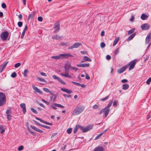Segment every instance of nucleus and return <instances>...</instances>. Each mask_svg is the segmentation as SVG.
I'll return each mask as SVG.
<instances>
[{"instance_id":"f257e3e1","label":"nucleus","mask_w":151,"mask_h":151,"mask_svg":"<svg viewBox=\"0 0 151 151\" xmlns=\"http://www.w3.org/2000/svg\"><path fill=\"white\" fill-rule=\"evenodd\" d=\"M85 109V107L82 106H77L73 111V114L78 115L82 113Z\"/></svg>"},{"instance_id":"f03ea898","label":"nucleus","mask_w":151,"mask_h":151,"mask_svg":"<svg viewBox=\"0 0 151 151\" xmlns=\"http://www.w3.org/2000/svg\"><path fill=\"white\" fill-rule=\"evenodd\" d=\"M78 129H80L82 131L83 133L87 132L90 130L93 127V126L91 125H89L86 127H83L77 125Z\"/></svg>"},{"instance_id":"7ed1b4c3","label":"nucleus","mask_w":151,"mask_h":151,"mask_svg":"<svg viewBox=\"0 0 151 151\" xmlns=\"http://www.w3.org/2000/svg\"><path fill=\"white\" fill-rule=\"evenodd\" d=\"M6 103V96L4 94L0 92V106L4 105Z\"/></svg>"},{"instance_id":"20e7f679","label":"nucleus","mask_w":151,"mask_h":151,"mask_svg":"<svg viewBox=\"0 0 151 151\" xmlns=\"http://www.w3.org/2000/svg\"><path fill=\"white\" fill-rule=\"evenodd\" d=\"M9 35V33L7 31H5L2 32L0 35L1 39L3 41L6 40L7 38Z\"/></svg>"},{"instance_id":"39448f33","label":"nucleus","mask_w":151,"mask_h":151,"mask_svg":"<svg viewBox=\"0 0 151 151\" xmlns=\"http://www.w3.org/2000/svg\"><path fill=\"white\" fill-rule=\"evenodd\" d=\"M137 60V59H134L133 60L131 61L128 64V65L130 66L129 68V70H130L134 68L135 65Z\"/></svg>"},{"instance_id":"423d86ee","label":"nucleus","mask_w":151,"mask_h":151,"mask_svg":"<svg viewBox=\"0 0 151 151\" xmlns=\"http://www.w3.org/2000/svg\"><path fill=\"white\" fill-rule=\"evenodd\" d=\"M110 111V109H105L104 108L102 109L99 113V115L103 113H104V117L106 118L107 117Z\"/></svg>"},{"instance_id":"0eeeda50","label":"nucleus","mask_w":151,"mask_h":151,"mask_svg":"<svg viewBox=\"0 0 151 151\" xmlns=\"http://www.w3.org/2000/svg\"><path fill=\"white\" fill-rule=\"evenodd\" d=\"M82 46V44L81 42L75 43L73 45L68 47L69 50L72 49L74 48H77L80 46Z\"/></svg>"},{"instance_id":"6e6552de","label":"nucleus","mask_w":151,"mask_h":151,"mask_svg":"<svg viewBox=\"0 0 151 151\" xmlns=\"http://www.w3.org/2000/svg\"><path fill=\"white\" fill-rule=\"evenodd\" d=\"M71 67L70 64L68 63H66L65 64L64 66L65 73H69L70 68H71Z\"/></svg>"},{"instance_id":"1a4fd4ad","label":"nucleus","mask_w":151,"mask_h":151,"mask_svg":"<svg viewBox=\"0 0 151 151\" xmlns=\"http://www.w3.org/2000/svg\"><path fill=\"white\" fill-rule=\"evenodd\" d=\"M54 28L55 29V30L54 31V32L55 33L58 32L60 30V23L58 22L55 23Z\"/></svg>"},{"instance_id":"9d476101","label":"nucleus","mask_w":151,"mask_h":151,"mask_svg":"<svg viewBox=\"0 0 151 151\" xmlns=\"http://www.w3.org/2000/svg\"><path fill=\"white\" fill-rule=\"evenodd\" d=\"M53 78L55 80H57L61 83L63 85L65 84V83L59 77H58L55 75H53L52 76Z\"/></svg>"},{"instance_id":"9b49d317","label":"nucleus","mask_w":151,"mask_h":151,"mask_svg":"<svg viewBox=\"0 0 151 151\" xmlns=\"http://www.w3.org/2000/svg\"><path fill=\"white\" fill-rule=\"evenodd\" d=\"M11 110L10 109L7 110L6 112V114L7 115V118L10 121L12 119V116L11 115Z\"/></svg>"},{"instance_id":"f8f14e48","label":"nucleus","mask_w":151,"mask_h":151,"mask_svg":"<svg viewBox=\"0 0 151 151\" xmlns=\"http://www.w3.org/2000/svg\"><path fill=\"white\" fill-rule=\"evenodd\" d=\"M8 61H5L1 65H0V73H1L6 67Z\"/></svg>"},{"instance_id":"ddd939ff","label":"nucleus","mask_w":151,"mask_h":151,"mask_svg":"<svg viewBox=\"0 0 151 151\" xmlns=\"http://www.w3.org/2000/svg\"><path fill=\"white\" fill-rule=\"evenodd\" d=\"M141 28L143 30H147L150 28V25L147 24H144L141 25Z\"/></svg>"},{"instance_id":"4468645a","label":"nucleus","mask_w":151,"mask_h":151,"mask_svg":"<svg viewBox=\"0 0 151 151\" xmlns=\"http://www.w3.org/2000/svg\"><path fill=\"white\" fill-rule=\"evenodd\" d=\"M53 105L55 106H52V105H51L50 106V107H52L53 109L55 110H56L57 109V108L55 107V106L56 107H58L60 108H64L65 107L64 106H62V105L59 104H57V103H54Z\"/></svg>"},{"instance_id":"2eb2a0df","label":"nucleus","mask_w":151,"mask_h":151,"mask_svg":"<svg viewBox=\"0 0 151 151\" xmlns=\"http://www.w3.org/2000/svg\"><path fill=\"white\" fill-rule=\"evenodd\" d=\"M127 67V65H126L124 66H123V67L121 68H120L118 69L117 70V72L119 74H120L123 72H124V71L126 70Z\"/></svg>"},{"instance_id":"dca6fc26","label":"nucleus","mask_w":151,"mask_h":151,"mask_svg":"<svg viewBox=\"0 0 151 151\" xmlns=\"http://www.w3.org/2000/svg\"><path fill=\"white\" fill-rule=\"evenodd\" d=\"M151 38V33H150L147 36L145 39V43L148 44L150 41Z\"/></svg>"},{"instance_id":"f3484780","label":"nucleus","mask_w":151,"mask_h":151,"mask_svg":"<svg viewBox=\"0 0 151 151\" xmlns=\"http://www.w3.org/2000/svg\"><path fill=\"white\" fill-rule=\"evenodd\" d=\"M20 107L22 109L23 113L25 114L26 113V105L24 103H22L20 104Z\"/></svg>"},{"instance_id":"a211bd4d","label":"nucleus","mask_w":151,"mask_h":151,"mask_svg":"<svg viewBox=\"0 0 151 151\" xmlns=\"http://www.w3.org/2000/svg\"><path fill=\"white\" fill-rule=\"evenodd\" d=\"M62 57H63V54L59 55L58 56H53L51 57L52 59L58 60V59L63 58Z\"/></svg>"},{"instance_id":"6ab92c4d","label":"nucleus","mask_w":151,"mask_h":151,"mask_svg":"<svg viewBox=\"0 0 151 151\" xmlns=\"http://www.w3.org/2000/svg\"><path fill=\"white\" fill-rule=\"evenodd\" d=\"M51 94L52 95V96L50 97V101L54 102L56 100V95L53 93H51Z\"/></svg>"},{"instance_id":"aec40b11","label":"nucleus","mask_w":151,"mask_h":151,"mask_svg":"<svg viewBox=\"0 0 151 151\" xmlns=\"http://www.w3.org/2000/svg\"><path fill=\"white\" fill-rule=\"evenodd\" d=\"M30 127L32 129L36 131L37 132H39L40 133H42L43 132L42 130H41L38 128H37L36 127H35L34 126H33L32 125H31L30 126Z\"/></svg>"},{"instance_id":"412c9836","label":"nucleus","mask_w":151,"mask_h":151,"mask_svg":"<svg viewBox=\"0 0 151 151\" xmlns=\"http://www.w3.org/2000/svg\"><path fill=\"white\" fill-rule=\"evenodd\" d=\"M93 151H104V148L102 146H99L95 148Z\"/></svg>"},{"instance_id":"4be33fe9","label":"nucleus","mask_w":151,"mask_h":151,"mask_svg":"<svg viewBox=\"0 0 151 151\" xmlns=\"http://www.w3.org/2000/svg\"><path fill=\"white\" fill-rule=\"evenodd\" d=\"M77 66L78 67H89V63H84L81 64H77Z\"/></svg>"},{"instance_id":"5701e85b","label":"nucleus","mask_w":151,"mask_h":151,"mask_svg":"<svg viewBox=\"0 0 151 151\" xmlns=\"http://www.w3.org/2000/svg\"><path fill=\"white\" fill-rule=\"evenodd\" d=\"M35 13V12L34 11L32 12L31 14H30L29 15L28 18L27 19V20L29 21L30 19H32L34 17Z\"/></svg>"},{"instance_id":"b1692460","label":"nucleus","mask_w":151,"mask_h":151,"mask_svg":"<svg viewBox=\"0 0 151 151\" xmlns=\"http://www.w3.org/2000/svg\"><path fill=\"white\" fill-rule=\"evenodd\" d=\"M136 33H134L130 35L127 39V41H129L132 40L135 36Z\"/></svg>"},{"instance_id":"393cba45","label":"nucleus","mask_w":151,"mask_h":151,"mask_svg":"<svg viewBox=\"0 0 151 151\" xmlns=\"http://www.w3.org/2000/svg\"><path fill=\"white\" fill-rule=\"evenodd\" d=\"M32 88H33V89L37 92L38 93L40 94H42V92L37 87H36L34 85H33L32 86Z\"/></svg>"},{"instance_id":"a878e982","label":"nucleus","mask_w":151,"mask_h":151,"mask_svg":"<svg viewBox=\"0 0 151 151\" xmlns=\"http://www.w3.org/2000/svg\"><path fill=\"white\" fill-rule=\"evenodd\" d=\"M61 90L62 91L66 92L68 93H70L72 92V91L70 90H69V89L66 88H61Z\"/></svg>"},{"instance_id":"bb28decb","label":"nucleus","mask_w":151,"mask_h":151,"mask_svg":"<svg viewBox=\"0 0 151 151\" xmlns=\"http://www.w3.org/2000/svg\"><path fill=\"white\" fill-rule=\"evenodd\" d=\"M52 38L53 40L62 39L61 37L60 36L57 35L52 36Z\"/></svg>"},{"instance_id":"cd10ccee","label":"nucleus","mask_w":151,"mask_h":151,"mask_svg":"<svg viewBox=\"0 0 151 151\" xmlns=\"http://www.w3.org/2000/svg\"><path fill=\"white\" fill-rule=\"evenodd\" d=\"M148 17V16L145 14H142L141 16V18L142 20H145Z\"/></svg>"},{"instance_id":"c85d7f7f","label":"nucleus","mask_w":151,"mask_h":151,"mask_svg":"<svg viewBox=\"0 0 151 151\" xmlns=\"http://www.w3.org/2000/svg\"><path fill=\"white\" fill-rule=\"evenodd\" d=\"M63 57L65 58H67L69 57H73V55L70 54H63Z\"/></svg>"},{"instance_id":"c756f323","label":"nucleus","mask_w":151,"mask_h":151,"mask_svg":"<svg viewBox=\"0 0 151 151\" xmlns=\"http://www.w3.org/2000/svg\"><path fill=\"white\" fill-rule=\"evenodd\" d=\"M129 85L127 84H124L122 85V89L124 90L127 89L129 88Z\"/></svg>"},{"instance_id":"7c9ffc66","label":"nucleus","mask_w":151,"mask_h":151,"mask_svg":"<svg viewBox=\"0 0 151 151\" xmlns=\"http://www.w3.org/2000/svg\"><path fill=\"white\" fill-rule=\"evenodd\" d=\"M65 73V74H63V73H61L60 74V75L63 76H64L65 77H68L70 78H71V76L70 75H68V73Z\"/></svg>"},{"instance_id":"2f4dec72","label":"nucleus","mask_w":151,"mask_h":151,"mask_svg":"<svg viewBox=\"0 0 151 151\" xmlns=\"http://www.w3.org/2000/svg\"><path fill=\"white\" fill-rule=\"evenodd\" d=\"M119 38L117 37L114 40V42L113 43V46H115L116 44L119 41Z\"/></svg>"},{"instance_id":"473e14b6","label":"nucleus","mask_w":151,"mask_h":151,"mask_svg":"<svg viewBox=\"0 0 151 151\" xmlns=\"http://www.w3.org/2000/svg\"><path fill=\"white\" fill-rule=\"evenodd\" d=\"M0 133L1 134L3 133L5 131V130L3 126L2 125H0Z\"/></svg>"},{"instance_id":"72a5a7b5","label":"nucleus","mask_w":151,"mask_h":151,"mask_svg":"<svg viewBox=\"0 0 151 151\" xmlns=\"http://www.w3.org/2000/svg\"><path fill=\"white\" fill-rule=\"evenodd\" d=\"M112 103V100H111L110 101L109 103L107 105V106L106 107L104 108V109H109V108L111 106Z\"/></svg>"},{"instance_id":"f704fd0d","label":"nucleus","mask_w":151,"mask_h":151,"mask_svg":"<svg viewBox=\"0 0 151 151\" xmlns=\"http://www.w3.org/2000/svg\"><path fill=\"white\" fill-rule=\"evenodd\" d=\"M69 44V43L68 42H62L60 43L59 45L62 46H67Z\"/></svg>"},{"instance_id":"c9c22d12","label":"nucleus","mask_w":151,"mask_h":151,"mask_svg":"<svg viewBox=\"0 0 151 151\" xmlns=\"http://www.w3.org/2000/svg\"><path fill=\"white\" fill-rule=\"evenodd\" d=\"M83 58L84 61H88L89 62H91L92 61V60L90 58L86 56H84Z\"/></svg>"},{"instance_id":"e433bc0d","label":"nucleus","mask_w":151,"mask_h":151,"mask_svg":"<svg viewBox=\"0 0 151 151\" xmlns=\"http://www.w3.org/2000/svg\"><path fill=\"white\" fill-rule=\"evenodd\" d=\"M37 79L39 81H40L41 82H45V83L47 82V81H46V80H45V79H44L43 78H40V77H37Z\"/></svg>"},{"instance_id":"4c0bfd02","label":"nucleus","mask_w":151,"mask_h":151,"mask_svg":"<svg viewBox=\"0 0 151 151\" xmlns=\"http://www.w3.org/2000/svg\"><path fill=\"white\" fill-rule=\"evenodd\" d=\"M43 89L45 92L50 93V94L52 93L51 91L47 88H43Z\"/></svg>"},{"instance_id":"58836bf2","label":"nucleus","mask_w":151,"mask_h":151,"mask_svg":"<svg viewBox=\"0 0 151 151\" xmlns=\"http://www.w3.org/2000/svg\"><path fill=\"white\" fill-rule=\"evenodd\" d=\"M78 125H77L75 127H74V130H73V133L74 134H75L76 133L77 131H78Z\"/></svg>"},{"instance_id":"ea45409f","label":"nucleus","mask_w":151,"mask_h":151,"mask_svg":"<svg viewBox=\"0 0 151 151\" xmlns=\"http://www.w3.org/2000/svg\"><path fill=\"white\" fill-rule=\"evenodd\" d=\"M103 133L104 132H102L100 134H99L95 138L94 140H96L98 139L103 134Z\"/></svg>"},{"instance_id":"a19ab883","label":"nucleus","mask_w":151,"mask_h":151,"mask_svg":"<svg viewBox=\"0 0 151 151\" xmlns=\"http://www.w3.org/2000/svg\"><path fill=\"white\" fill-rule=\"evenodd\" d=\"M118 101L117 100L114 101L113 103V106L115 107H116L118 104Z\"/></svg>"},{"instance_id":"79ce46f5","label":"nucleus","mask_w":151,"mask_h":151,"mask_svg":"<svg viewBox=\"0 0 151 151\" xmlns=\"http://www.w3.org/2000/svg\"><path fill=\"white\" fill-rule=\"evenodd\" d=\"M135 30V29H132L129 30L128 32V35H129L133 33Z\"/></svg>"},{"instance_id":"37998d69","label":"nucleus","mask_w":151,"mask_h":151,"mask_svg":"<svg viewBox=\"0 0 151 151\" xmlns=\"http://www.w3.org/2000/svg\"><path fill=\"white\" fill-rule=\"evenodd\" d=\"M17 74L15 72H14L12 73L11 75V77L12 78H15L17 76Z\"/></svg>"},{"instance_id":"c03bdc74","label":"nucleus","mask_w":151,"mask_h":151,"mask_svg":"<svg viewBox=\"0 0 151 151\" xmlns=\"http://www.w3.org/2000/svg\"><path fill=\"white\" fill-rule=\"evenodd\" d=\"M28 72V71L27 69H25L24 70L23 74L24 77H26L27 76V73Z\"/></svg>"},{"instance_id":"a18cd8bd","label":"nucleus","mask_w":151,"mask_h":151,"mask_svg":"<svg viewBox=\"0 0 151 151\" xmlns=\"http://www.w3.org/2000/svg\"><path fill=\"white\" fill-rule=\"evenodd\" d=\"M42 121V123H44L45 124H46L47 125H53V124L52 123H49L46 121H44V120H43Z\"/></svg>"},{"instance_id":"49530a36","label":"nucleus","mask_w":151,"mask_h":151,"mask_svg":"<svg viewBox=\"0 0 151 151\" xmlns=\"http://www.w3.org/2000/svg\"><path fill=\"white\" fill-rule=\"evenodd\" d=\"M109 95L106 97L105 98H103L101 99V101H106V100L108 99L109 97Z\"/></svg>"},{"instance_id":"de8ad7c7","label":"nucleus","mask_w":151,"mask_h":151,"mask_svg":"<svg viewBox=\"0 0 151 151\" xmlns=\"http://www.w3.org/2000/svg\"><path fill=\"white\" fill-rule=\"evenodd\" d=\"M72 130V128H69L67 129V132L68 134H70L71 133Z\"/></svg>"},{"instance_id":"09e8293b","label":"nucleus","mask_w":151,"mask_h":151,"mask_svg":"<svg viewBox=\"0 0 151 151\" xmlns=\"http://www.w3.org/2000/svg\"><path fill=\"white\" fill-rule=\"evenodd\" d=\"M17 24L19 27H21L22 26L23 23L22 22H18Z\"/></svg>"},{"instance_id":"8fccbe9b","label":"nucleus","mask_w":151,"mask_h":151,"mask_svg":"<svg viewBox=\"0 0 151 151\" xmlns=\"http://www.w3.org/2000/svg\"><path fill=\"white\" fill-rule=\"evenodd\" d=\"M151 81V77L146 82V83L148 85H149Z\"/></svg>"},{"instance_id":"3c124183","label":"nucleus","mask_w":151,"mask_h":151,"mask_svg":"<svg viewBox=\"0 0 151 151\" xmlns=\"http://www.w3.org/2000/svg\"><path fill=\"white\" fill-rule=\"evenodd\" d=\"M31 110L34 113L37 114H38L37 111L33 108H31Z\"/></svg>"},{"instance_id":"603ef678","label":"nucleus","mask_w":151,"mask_h":151,"mask_svg":"<svg viewBox=\"0 0 151 151\" xmlns=\"http://www.w3.org/2000/svg\"><path fill=\"white\" fill-rule=\"evenodd\" d=\"M99 108V106L96 105H95L93 106V109H98Z\"/></svg>"},{"instance_id":"864d4df0","label":"nucleus","mask_w":151,"mask_h":151,"mask_svg":"<svg viewBox=\"0 0 151 151\" xmlns=\"http://www.w3.org/2000/svg\"><path fill=\"white\" fill-rule=\"evenodd\" d=\"M85 78H86L87 79H88V80H89L90 79V77H89V76L88 75V74L86 73H85Z\"/></svg>"},{"instance_id":"5fc2aeb1","label":"nucleus","mask_w":151,"mask_h":151,"mask_svg":"<svg viewBox=\"0 0 151 151\" xmlns=\"http://www.w3.org/2000/svg\"><path fill=\"white\" fill-rule=\"evenodd\" d=\"M24 149V147L22 145H21L18 148V150L19 151H21L22 150H23Z\"/></svg>"},{"instance_id":"6e6d98bb","label":"nucleus","mask_w":151,"mask_h":151,"mask_svg":"<svg viewBox=\"0 0 151 151\" xmlns=\"http://www.w3.org/2000/svg\"><path fill=\"white\" fill-rule=\"evenodd\" d=\"M71 83L76 85H77V86H80V85H81V84H80V83H77V82H75L74 81H72Z\"/></svg>"},{"instance_id":"4d7b16f0","label":"nucleus","mask_w":151,"mask_h":151,"mask_svg":"<svg viewBox=\"0 0 151 151\" xmlns=\"http://www.w3.org/2000/svg\"><path fill=\"white\" fill-rule=\"evenodd\" d=\"M21 65V64L20 63H17L15 65L14 67L15 68H18V67L19 66Z\"/></svg>"},{"instance_id":"13d9d810","label":"nucleus","mask_w":151,"mask_h":151,"mask_svg":"<svg viewBox=\"0 0 151 151\" xmlns=\"http://www.w3.org/2000/svg\"><path fill=\"white\" fill-rule=\"evenodd\" d=\"M105 46V44L104 42H101V47L103 48Z\"/></svg>"},{"instance_id":"bf43d9fd","label":"nucleus","mask_w":151,"mask_h":151,"mask_svg":"<svg viewBox=\"0 0 151 151\" xmlns=\"http://www.w3.org/2000/svg\"><path fill=\"white\" fill-rule=\"evenodd\" d=\"M134 15H132L131 16V18L129 19V20L131 22H133L134 19Z\"/></svg>"},{"instance_id":"052dcab7","label":"nucleus","mask_w":151,"mask_h":151,"mask_svg":"<svg viewBox=\"0 0 151 151\" xmlns=\"http://www.w3.org/2000/svg\"><path fill=\"white\" fill-rule=\"evenodd\" d=\"M38 20L40 22H42L43 20L42 17H38Z\"/></svg>"},{"instance_id":"680f3d73","label":"nucleus","mask_w":151,"mask_h":151,"mask_svg":"<svg viewBox=\"0 0 151 151\" xmlns=\"http://www.w3.org/2000/svg\"><path fill=\"white\" fill-rule=\"evenodd\" d=\"M42 127L47 129H50V127L44 125H43L42 126Z\"/></svg>"},{"instance_id":"e2e57ef3","label":"nucleus","mask_w":151,"mask_h":151,"mask_svg":"<svg viewBox=\"0 0 151 151\" xmlns=\"http://www.w3.org/2000/svg\"><path fill=\"white\" fill-rule=\"evenodd\" d=\"M27 129L30 133L32 134H33L34 132L30 128H29V127H27Z\"/></svg>"},{"instance_id":"0e129e2a","label":"nucleus","mask_w":151,"mask_h":151,"mask_svg":"<svg viewBox=\"0 0 151 151\" xmlns=\"http://www.w3.org/2000/svg\"><path fill=\"white\" fill-rule=\"evenodd\" d=\"M40 74L42 76H44L46 77L47 76V75L44 72H40Z\"/></svg>"},{"instance_id":"69168bd1","label":"nucleus","mask_w":151,"mask_h":151,"mask_svg":"<svg viewBox=\"0 0 151 151\" xmlns=\"http://www.w3.org/2000/svg\"><path fill=\"white\" fill-rule=\"evenodd\" d=\"M63 96L64 97H66L68 98H69L71 97V95H67L66 94H63Z\"/></svg>"},{"instance_id":"338daca9","label":"nucleus","mask_w":151,"mask_h":151,"mask_svg":"<svg viewBox=\"0 0 151 151\" xmlns=\"http://www.w3.org/2000/svg\"><path fill=\"white\" fill-rule=\"evenodd\" d=\"M1 7L3 8H5L6 7V5L5 3H3L1 4Z\"/></svg>"},{"instance_id":"774afa93","label":"nucleus","mask_w":151,"mask_h":151,"mask_svg":"<svg viewBox=\"0 0 151 151\" xmlns=\"http://www.w3.org/2000/svg\"><path fill=\"white\" fill-rule=\"evenodd\" d=\"M111 58V56L109 55H107L106 56V59L107 60H109Z\"/></svg>"}]
</instances>
